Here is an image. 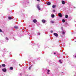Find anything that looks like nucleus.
<instances>
[{
	"label": "nucleus",
	"mask_w": 76,
	"mask_h": 76,
	"mask_svg": "<svg viewBox=\"0 0 76 76\" xmlns=\"http://www.w3.org/2000/svg\"><path fill=\"white\" fill-rule=\"evenodd\" d=\"M51 16L52 18H54V16H55L54 15H51Z\"/></svg>",
	"instance_id": "nucleus-13"
},
{
	"label": "nucleus",
	"mask_w": 76,
	"mask_h": 76,
	"mask_svg": "<svg viewBox=\"0 0 76 76\" xmlns=\"http://www.w3.org/2000/svg\"><path fill=\"white\" fill-rule=\"evenodd\" d=\"M54 35L55 36V37H58V34L56 33H54Z\"/></svg>",
	"instance_id": "nucleus-3"
},
{
	"label": "nucleus",
	"mask_w": 76,
	"mask_h": 76,
	"mask_svg": "<svg viewBox=\"0 0 76 76\" xmlns=\"http://www.w3.org/2000/svg\"><path fill=\"white\" fill-rule=\"evenodd\" d=\"M1 65H0V68H1Z\"/></svg>",
	"instance_id": "nucleus-27"
},
{
	"label": "nucleus",
	"mask_w": 76,
	"mask_h": 76,
	"mask_svg": "<svg viewBox=\"0 0 76 76\" xmlns=\"http://www.w3.org/2000/svg\"><path fill=\"white\" fill-rule=\"evenodd\" d=\"M0 32H2V30L1 29H0Z\"/></svg>",
	"instance_id": "nucleus-23"
},
{
	"label": "nucleus",
	"mask_w": 76,
	"mask_h": 76,
	"mask_svg": "<svg viewBox=\"0 0 76 76\" xmlns=\"http://www.w3.org/2000/svg\"><path fill=\"white\" fill-rule=\"evenodd\" d=\"M2 66L4 67H6V65L5 64H3L2 65Z\"/></svg>",
	"instance_id": "nucleus-11"
},
{
	"label": "nucleus",
	"mask_w": 76,
	"mask_h": 76,
	"mask_svg": "<svg viewBox=\"0 0 76 76\" xmlns=\"http://www.w3.org/2000/svg\"><path fill=\"white\" fill-rule=\"evenodd\" d=\"M10 69L11 70H12V69H13V67H10Z\"/></svg>",
	"instance_id": "nucleus-17"
},
{
	"label": "nucleus",
	"mask_w": 76,
	"mask_h": 76,
	"mask_svg": "<svg viewBox=\"0 0 76 76\" xmlns=\"http://www.w3.org/2000/svg\"><path fill=\"white\" fill-rule=\"evenodd\" d=\"M37 9L38 10H40V8L39 7V4H38L37 5Z\"/></svg>",
	"instance_id": "nucleus-2"
},
{
	"label": "nucleus",
	"mask_w": 76,
	"mask_h": 76,
	"mask_svg": "<svg viewBox=\"0 0 76 76\" xmlns=\"http://www.w3.org/2000/svg\"><path fill=\"white\" fill-rule=\"evenodd\" d=\"M68 15H65V18H68Z\"/></svg>",
	"instance_id": "nucleus-14"
},
{
	"label": "nucleus",
	"mask_w": 76,
	"mask_h": 76,
	"mask_svg": "<svg viewBox=\"0 0 76 76\" xmlns=\"http://www.w3.org/2000/svg\"><path fill=\"white\" fill-rule=\"evenodd\" d=\"M50 32H51V33H53V31L51 30L50 31Z\"/></svg>",
	"instance_id": "nucleus-22"
},
{
	"label": "nucleus",
	"mask_w": 76,
	"mask_h": 76,
	"mask_svg": "<svg viewBox=\"0 0 76 76\" xmlns=\"http://www.w3.org/2000/svg\"><path fill=\"white\" fill-rule=\"evenodd\" d=\"M61 29H63V27H61Z\"/></svg>",
	"instance_id": "nucleus-29"
},
{
	"label": "nucleus",
	"mask_w": 76,
	"mask_h": 76,
	"mask_svg": "<svg viewBox=\"0 0 76 76\" xmlns=\"http://www.w3.org/2000/svg\"><path fill=\"white\" fill-rule=\"evenodd\" d=\"M53 12H56V11H55V10H53Z\"/></svg>",
	"instance_id": "nucleus-26"
},
{
	"label": "nucleus",
	"mask_w": 76,
	"mask_h": 76,
	"mask_svg": "<svg viewBox=\"0 0 76 76\" xmlns=\"http://www.w3.org/2000/svg\"><path fill=\"white\" fill-rule=\"evenodd\" d=\"M42 22L43 23H45L46 22V20H42Z\"/></svg>",
	"instance_id": "nucleus-4"
},
{
	"label": "nucleus",
	"mask_w": 76,
	"mask_h": 76,
	"mask_svg": "<svg viewBox=\"0 0 76 76\" xmlns=\"http://www.w3.org/2000/svg\"><path fill=\"white\" fill-rule=\"evenodd\" d=\"M48 72H50V70L48 69Z\"/></svg>",
	"instance_id": "nucleus-24"
},
{
	"label": "nucleus",
	"mask_w": 76,
	"mask_h": 76,
	"mask_svg": "<svg viewBox=\"0 0 76 76\" xmlns=\"http://www.w3.org/2000/svg\"><path fill=\"white\" fill-rule=\"evenodd\" d=\"M8 19H9L10 20H11L12 19V18L11 17H8Z\"/></svg>",
	"instance_id": "nucleus-10"
},
{
	"label": "nucleus",
	"mask_w": 76,
	"mask_h": 76,
	"mask_svg": "<svg viewBox=\"0 0 76 76\" xmlns=\"http://www.w3.org/2000/svg\"><path fill=\"white\" fill-rule=\"evenodd\" d=\"M62 34V35H64V34H65V32H64V31H63Z\"/></svg>",
	"instance_id": "nucleus-15"
},
{
	"label": "nucleus",
	"mask_w": 76,
	"mask_h": 76,
	"mask_svg": "<svg viewBox=\"0 0 76 76\" xmlns=\"http://www.w3.org/2000/svg\"><path fill=\"white\" fill-rule=\"evenodd\" d=\"M37 1H39V0H37Z\"/></svg>",
	"instance_id": "nucleus-28"
},
{
	"label": "nucleus",
	"mask_w": 76,
	"mask_h": 76,
	"mask_svg": "<svg viewBox=\"0 0 76 76\" xmlns=\"http://www.w3.org/2000/svg\"><path fill=\"white\" fill-rule=\"evenodd\" d=\"M56 54V53H54V54Z\"/></svg>",
	"instance_id": "nucleus-30"
},
{
	"label": "nucleus",
	"mask_w": 76,
	"mask_h": 76,
	"mask_svg": "<svg viewBox=\"0 0 76 76\" xmlns=\"http://www.w3.org/2000/svg\"><path fill=\"white\" fill-rule=\"evenodd\" d=\"M50 23H54V21H53L51 20L50 21Z\"/></svg>",
	"instance_id": "nucleus-16"
},
{
	"label": "nucleus",
	"mask_w": 76,
	"mask_h": 76,
	"mask_svg": "<svg viewBox=\"0 0 76 76\" xmlns=\"http://www.w3.org/2000/svg\"><path fill=\"white\" fill-rule=\"evenodd\" d=\"M56 7V5H53L52 6V7L53 8H54Z\"/></svg>",
	"instance_id": "nucleus-18"
},
{
	"label": "nucleus",
	"mask_w": 76,
	"mask_h": 76,
	"mask_svg": "<svg viewBox=\"0 0 76 76\" xmlns=\"http://www.w3.org/2000/svg\"><path fill=\"white\" fill-rule=\"evenodd\" d=\"M58 15L59 16V17H61V18L62 17V15H61V13H59L58 14Z\"/></svg>",
	"instance_id": "nucleus-5"
},
{
	"label": "nucleus",
	"mask_w": 76,
	"mask_h": 76,
	"mask_svg": "<svg viewBox=\"0 0 76 76\" xmlns=\"http://www.w3.org/2000/svg\"><path fill=\"white\" fill-rule=\"evenodd\" d=\"M33 22L34 23H36V22H37V20L36 19H34L33 20Z\"/></svg>",
	"instance_id": "nucleus-6"
},
{
	"label": "nucleus",
	"mask_w": 76,
	"mask_h": 76,
	"mask_svg": "<svg viewBox=\"0 0 76 76\" xmlns=\"http://www.w3.org/2000/svg\"><path fill=\"white\" fill-rule=\"evenodd\" d=\"M38 34H39V35H40V33H38Z\"/></svg>",
	"instance_id": "nucleus-25"
},
{
	"label": "nucleus",
	"mask_w": 76,
	"mask_h": 76,
	"mask_svg": "<svg viewBox=\"0 0 76 76\" xmlns=\"http://www.w3.org/2000/svg\"><path fill=\"white\" fill-rule=\"evenodd\" d=\"M6 39L7 40H9V39H8V38L7 37H6Z\"/></svg>",
	"instance_id": "nucleus-21"
},
{
	"label": "nucleus",
	"mask_w": 76,
	"mask_h": 76,
	"mask_svg": "<svg viewBox=\"0 0 76 76\" xmlns=\"http://www.w3.org/2000/svg\"><path fill=\"white\" fill-rule=\"evenodd\" d=\"M31 66H30V67H29V70H31Z\"/></svg>",
	"instance_id": "nucleus-20"
},
{
	"label": "nucleus",
	"mask_w": 76,
	"mask_h": 76,
	"mask_svg": "<svg viewBox=\"0 0 76 76\" xmlns=\"http://www.w3.org/2000/svg\"><path fill=\"white\" fill-rule=\"evenodd\" d=\"M62 21L63 23H64L65 22V20H64V19L62 20Z\"/></svg>",
	"instance_id": "nucleus-12"
},
{
	"label": "nucleus",
	"mask_w": 76,
	"mask_h": 76,
	"mask_svg": "<svg viewBox=\"0 0 76 76\" xmlns=\"http://www.w3.org/2000/svg\"><path fill=\"white\" fill-rule=\"evenodd\" d=\"M62 3L63 4H65V2H64V1H62Z\"/></svg>",
	"instance_id": "nucleus-8"
},
{
	"label": "nucleus",
	"mask_w": 76,
	"mask_h": 76,
	"mask_svg": "<svg viewBox=\"0 0 76 76\" xmlns=\"http://www.w3.org/2000/svg\"><path fill=\"white\" fill-rule=\"evenodd\" d=\"M59 61L60 63L61 64V63H62V62H61V60H59Z\"/></svg>",
	"instance_id": "nucleus-19"
},
{
	"label": "nucleus",
	"mask_w": 76,
	"mask_h": 76,
	"mask_svg": "<svg viewBox=\"0 0 76 76\" xmlns=\"http://www.w3.org/2000/svg\"><path fill=\"white\" fill-rule=\"evenodd\" d=\"M47 74H48V72H47Z\"/></svg>",
	"instance_id": "nucleus-31"
},
{
	"label": "nucleus",
	"mask_w": 76,
	"mask_h": 76,
	"mask_svg": "<svg viewBox=\"0 0 76 76\" xmlns=\"http://www.w3.org/2000/svg\"><path fill=\"white\" fill-rule=\"evenodd\" d=\"M62 73H63V72H62Z\"/></svg>",
	"instance_id": "nucleus-32"
},
{
	"label": "nucleus",
	"mask_w": 76,
	"mask_h": 76,
	"mask_svg": "<svg viewBox=\"0 0 76 76\" xmlns=\"http://www.w3.org/2000/svg\"><path fill=\"white\" fill-rule=\"evenodd\" d=\"M14 28H15V29H18L19 28L18 27V26H15L14 27Z\"/></svg>",
	"instance_id": "nucleus-9"
},
{
	"label": "nucleus",
	"mask_w": 76,
	"mask_h": 76,
	"mask_svg": "<svg viewBox=\"0 0 76 76\" xmlns=\"http://www.w3.org/2000/svg\"><path fill=\"white\" fill-rule=\"evenodd\" d=\"M47 4L48 6H50V4H51V2H48Z\"/></svg>",
	"instance_id": "nucleus-7"
},
{
	"label": "nucleus",
	"mask_w": 76,
	"mask_h": 76,
	"mask_svg": "<svg viewBox=\"0 0 76 76\" xmlns=\"http://www.w3.org/2000/svg\"><path fill=\"white\" fill-rule=\"evenodd\" d=\"M2 70L4 72H6V71L7 70H6V69L5 68H4V69H2Z\"/></svg>",
	"instance_id": "nucleus-1"
}]
</instances>
